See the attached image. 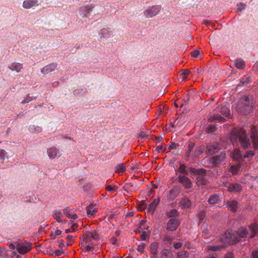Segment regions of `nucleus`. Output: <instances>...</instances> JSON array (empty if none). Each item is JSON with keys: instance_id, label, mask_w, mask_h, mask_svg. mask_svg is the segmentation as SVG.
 I'll return each mask as SVG.
<instances>
[{"instance_id": "obj_1", "label": "nucleus", "mask_w": 258, "mask_h": 258, "mask_svg": "<svg viewBox=\"0 0 258 258\" xmlns=\"http://www.w3.org/2000/svg\"><path fill=\"white\" fill-rule=\"evenodd\" d=\"M229 138L233 145L236 144L241 146L244 149L250 146L249 139L243 128H233L231 131Z\"/></svg>"}, {"instance_id": "obj_2", "label": "nucleus", "mask_w": 258, "mask_h": 258, "mask_svg": "<svg viewBox=\"0 0 258 258\" xmlns=\"http://www.w3.org/2000/svg\"><path fill=\"white\" fill-rule=\"evenodd\" d=\"M249 231L251 233L249 239H251L258 233V225L252 223L249 225L248 228L240 227L237 230L234 231L236 237L237 238V242H240L241 239L247 237Z\"/></svg>"}, {"instance_id": "obj_3", "label": "nucleus", "mask_w": 258, "mask_h": 258, "mask_svg": "<svg viewBox=\"0 0 258 258\" xmlns=\"http://www.w3.org/2000/svg\"><path fill=\"white\" fill-rule=\"evenodd\" d=\"M252 98L251 96H243L240 98L238 104V110L240 114L246 115L251 110Z\"/></svg>"}, {"instance_id": "obj_4", "label": "nucleus", "mask_w": 258, "mask_h": 258, "mask_svg": "<svg viewBox=\"0 0 258 258\" xmlns=\"http://www.w3.org/2000/svg\"><path fill=\"white\" fill-rule=\"evenodd\" d=\"M191 173L197 175V183L198 185H206L207 180L205 177L207 170L203 168H196L193 167H190L188 169Z\"/></svg>"}, {"instance_id": "obj_5", "label": "nucleus", "mask_w": 258, "mask_h": 258, "mask_svg": "<svg viewBox=\"0 0 258 258\" xmlns=\"http://www.w3.org/2000/svg\"><path fill=\"white\" fill-rule=\"evenodd\" d=\"M253 155L254 152L252 151L246 152L242 154L238 150H234L230 154V157L233 160L239 163H241L244 159L251 158Z\"/></svg>"}, {"instance_id": "obj_6", "label": "nucleus", "mask_w": 258, "mask_h": 258, "mask_svg": "<svg viewBox=\"0 0 258 258\" xmlns=\"http://www.w3.org/2000/svg\"><path fill=\"white\" fill-rule=\"evenodd\" d=\"M220 242L222 243L225 247L238 243L237 238L236 237L235 232L233 231L232 233L225 232L220 238Z\"/></svg>"}, {"instance_id": "obj_7", "label": "nucleus", "mask_w": 258, "mask_h": 258, "mask_svg": "<svg viewBox=\"0 0 258 258\" xmlns=\"http://www.w3.org/2000/svg\"><path fill=\"white\" fill-rule=\"evenodd\" d=\"M181 223V220L178 218L170 219L166 225V230L168 232H173L177 230Z\"/></svg>"}, {"instance_id": "obj_8", "label": "nucleus", "mask_w": 258, "mask_h": 258, "mask_svg": "<svg viewBox=\"0 0 258 258\" xmlns=\"http://www.w3.org/2000/svg\"><path fill=\"white\" fill-rule=\"evenodd\" d=\"M226 158V154L222 151L218 155H215L211 158V163L215 167H219Z\"/></svg>"}, {"instance_id": "obj_9", "label": "nucleus", "mask_w": 258, "mask_h": 258, "mask_svg": "<svg viewBox=\"0 0 258 258\" xmlns=\"http://www.w3.org/2000/svg\"><path fill=\"white\" fill-rule=\"evenodd\" d=\"M222 149L221 145L217 142L209 143L207 144L206 153L213 155Z\"/></svg>"}, {"instance_id": "obj_10", "label": "nucleus", "mask_w": 258, "mask_h": 258, "mask_svg": "<svg viewBox=\"0 0 258 258\" xmlns=\"http://www.w3.org/2000/svg\"><path fill=\"white\" fill-rule=\"evenodd\" d=\"M80 238L86 243H91L92 239L97 241L99 240L98 234L96 231H86Z\"/></svg>"}, {"instance_id": "obj_11", "label": "nucleus", "mask_w": 258, "mask_h": 258, "mask_svg": "<svg viewBox=\"0 0 258 258\" xmlns=\"http://www.w3.org/2000/svg\"><path fill=\"white\" fill-rule=\"evenodd\" d=\"M161 9V7L160 5H155L149 7L147 10L144 11V14L146 17L153 18L159 13Z\"/></svg>"}, {"instance_id": "obj_12", "label": "nucleus", "mask_w": 258, "mask_h": 258, "mask_svg": "<svg viewBox=\"0 0 258 258\" xmlns=\"http://www.w3.org/2000/svg\"><path fill=\"white\" fill-rule=\"evenodd\" d=\"M16 246L17 251L21 254H25L31 249V245L28 243L24 244L16 242Z\"/></svg>"}, {"instance_id": "obj_13", "label": "nucleus", "mask_w": 258, "mask_h": 258, "mask_svg": "<svg viewBox=\"0 0 258 258\" xmlns=\"http://www.w3.org/2000/svg\"><path fill=\"white\" fill-rule=\"evenodd\" d=\"M178 181L182 184L185 189H189L192 187V182L186 175H179L177 177Z\"/></svg>"}, {"instance_id": "obj_14", "label": "nucleus", "mask_w": 258, "mask_h": 258, "mask_svg": "<svg viewBox=\"0 0 258 258\" xmlns=\"http://www.w3.org/2000/svg\"><path fill=\"white\" fill-rule=\"evenodd\" d=\"M224 186L227 188L229 192H239L242 189V186L237 183L232 184L227 182L224 183Z\"/></svg>"}, {"instance_id": "obj_15", "label": "nucleus", "mask_w": 258, "mask_h": 258, "mask_svg": "<svg viewBox=\"0 0 258 258\" xmlns=\"http://www.w3.org/2000/svg\"><path fill=\"white\" fill-rule=\"evenodd\" d=\"M216 110L217 112H220L223 115L225 116V117H230L229 104L228 103L224 105H219L217 107Z\"/></svg>"}, {"instance_id": "obj_16", "label": "nucleus", "mask_w": 258, "mask_h": 258, "mask_svg": "<svg viewBox=\"0 0 258 258\" xmlns=\"http://www.w3.org/2000/svg\"><path fill=\"white\" fill-rule=\"evenodd\" d=\"M180 188L178 186H174L171 188L167 196L168 200H174L179 194L180 192Z\"/></svg>"}, {"instance_id": "obj_17", "label": "nucleus", "mask_w": 258, "mask_h": 258, "mask_svg": "<svg viewBox=\"0 0 258 258\" xmlns=\"http://www.w3.org/2000/svg\"><path fill=\"white\" fill-rule=\"evenodd\" d=\"M227 207L230 211L235 213L239 209L240 204L235 200L229 201L226 203Z\"/></svg>"}, {"instance_id": "obj_18", "label": "nucleus", "mask_w": 258, "mask_h": 258, "mask_svg": "<svg viewBox=\"0 0 258 258\" xmlns=\"http://www.w3.org/2000/svg\"><path fill=\"white\" fill-rule=\"evenodd\" d=\"M57 67V63H51L45 67H43L41 70V72L44 75H47L51 72L53 71Z\"/></svg>"}, {"instance_id": "obj_19", "label": "nucleus", "mask_w": 258, "mask_h": 258, "mask_svg": "<svg viewBox=\"0 0 258 258\" xmlns=\"http://www.w3.org/2000/svg\"><path fill=\"white\" fill-rule=\"evenodd\" d=\"M191 204L190 200L187 197H183L180 199L179 206L182 209L189 208Z\"/></svg>"}, {"instance_id": "obj_20", "label": "nucleus", "mask_w": 258, "mask_h": 258, "mask_svg": "<svg viewBox=\"0 0 258 258\" xmlns=\"http://www.w3.org/2000/svg\"><path fill=\"white\" fill-rule=\"evenodd\" d=\"M39 5L38 0H25L23 3V7L26 9H29L34 6Z\"/></svg>"}, {"instance_id": "obj_21", "label": "nucleus", "mask_w": 258, "mask_h": 258, "mask_svg": "<svg viewBox=\"0 0 258 258\" xmlns=\"http://www.w3.org/2000/svg\"><path fill=\"white\" fill-rule=\"evenodd\" d=\"M251 138L254 145L258 144V127L252 126L251 128Z\"/></svg>"}, {"instance_id": "obj_22", "label": "nucleus", "mask_w": 258, "mask_h": 258, "mask_svg": "<svg viewBox=\"0 0 258 258\" xmlns=\"http://www.w3.org/2000/svg\"><path fill=\"white\" fill-rule=\"evenodd\" d=\"M47 153L50 158H54L58 155L59 156V150L55 147H52L47 149Z\"/></svg>"}, {"instance_id": "obj_23", "label": "nucleus", "mask_w": 258, "mask_h": 258, "mask_svg": "<svg viewBox=\"0 0 258 258\" xmlns=\"http://www.w3.org/2000/svg\"><path fill=\"white\" fill-rule=\"evenodd\" d=\"M225 248V247L224 246V245H223V244L221 242L220 244H218L215 245H209L207 246L205 250L207 251V252L210 251H217Z\"/></svg>"}, {"instance_id": "obj_24", "label": "nucleus", "mask_w": 258, "mask_h": 258, "mask_svg": "<svg viewBox=\"0 0 258 258\" xmlns=\"http://www.w3.org/2000/svg\"><path fill=\"white\" fill-rule=\"evenodd\" d=\"M160 200L159 198L155 199L154 201L151 203H150L148 208V211L149 212L151 213L152 214L154 213L156 208L160 203Z\"/></svg>"}, {"instance_id": "obj_25", "label": "nucleus", "mask_w": 258, "mask_h": 258, "mask_svg": "<svg viewBox=\"0 0 258 258\" xmlns=\"http://www.w3.org/2000/svg\"><path fill=\"white\" fill-rule=\"evenodd\" d=\"M97 211L98 209L93 204H90L86 208L87 214L89 217L93 216Z\"/></svg>"}, {"instance_id": "obj_26", "label": "nucleus", "mask_w": 258, "mask_h": 258, "mask_svg": "<svg viewBox=\"0 0 258 258\" xmlns=\"http://www.w3.org/2000/svg\"><path fill=\"white\" fill-rule=\"evenodd\" d=\"M179 166L177 169V171L184 175H188V173L190 172L188 170L189 168L186 169L187 167L186 165L185 164H182L181 162H179Z\"/></svg>"}, {"instance_id": "obj_27", "label": "nucleus", "mask_w": 258, "mask_h": 258, "mask_svg": "<svg viewBox=\"0 0 258 258\" xmlns=\"http://www.w3.org/2000/svg\"><path fill=\"white\" fill-rule=\"evenodd\" d=\"M161 258H173V254L169 249L164 248L160 252Z\"/></svg>"}, {"instance_id": "obj_28", "label": "nucleus", "mask_w": 258, "mask_h": 258, "mask_svg": "<svg viewBox=\"0 0 258 258\" xmlns=\"http://www.w3.org/2000/svg\"><path fill=\"white\" fill-rule=\"evenodd\" d=\"M9 68L12 71H15L17 73L19 72L22 69V64L17 62H14L11 63Z\"/></svg>"}, {"instance_id": "obj_29", "label": "nucleus", "mask_w": 258, "mask_h": 258, "mask_svg": "<svg viewBox=\"0 0 258 258\" xmlns=\"http://www.w3.org/2000/svg\"><path fill=\"white\" fill-rule=\"evenodd\" d=\"M220 201V197L217 194H213L210 196L208 200L209 204H216Z\"/></svg>"}, {"instance_id": "obj_30", "label": "nucleus", "mask_w": 258, "mask_h": 258, "mask_svg": "<svg viewBox=\"0 0 258 258\" xmlns=\"http://www.w3.org/2000/svg\"><path fill=\"white\" fill-rule=\"evenodd\" d=\"M205 150V147L204 146H200L197 147L193 152V157H198Z\"/></svg>"}, {"instance_id": "obj_31", "label": "nucleus", "mask_w": 258, "mask_h": 258, "mask_svg": "<svg viewBox=\"0 0 258 258\" xmlns=\"http://www.w3.org/2000/svg\"><path fill=\"white\" fill-rule=\"evenodd\" d=\"M195 145L194 143L190 142L188 143L185 153V156L187 158L191 155V152L195 149ZM186 160H188V159H186Z\"/></svg>"}, {"instance_id": "obj_32", "label": "nucleus", "mask_w": 258, "mask_h": 258, "mask_svg": "<svg viewBox=\"0 0 258 258\" xmlns=\"http://www.w3.org/2000/svg\"><path fill=\"white\" fill-rule=\"evenodd\" d=\"M166 216L170 219L173 218H175L179 215V212L176 209H172L169 211H167L166 213Z\"/></svg>"}, {"instance_id": "obj_33", "label": "nucleus", "mask_w": 258, "mask_h": 258, "mask_svg": "<svg viewBox=\"0 0 258 258\" xmlns=\"http://www.w3.org/2000/svg\"><path fill=\"white\" fill-rule=\"evenodd\" d=\"M250 82V77L248 76H245L244 77L241 79L239 84L238 85L237 87L246 86Z\"/></svg>"}, {"instance_id": "obj_34", "label": "nucleus", "mask_w": 258, "mask_h": 258, "mask_svg": "<svg viewBox=\"0 0 258 258\" xmlns=\"http://www.w3.org/2000/svg\"><path fill=\"white\" fill-rule=\"evenodd\" d=\"M158 244L154 242L151 243L150 247V251L153 255L157 256Z\"/></svg>"}, {"instance_id": "obj_35", "label": "nucleus", "mask_w": 258, "mask_h": 258, "mask_svg": "<svg viewBox=\"0 0 258 258\" xmlns=\"http://www.w3.org/2000/svg\"><path fill=\"white\" fill-rule=\"evenodd\" d=\"M210 119L220 122H224L225 121V119L218 114L214 115L213 116L211 117Z\"/></svg>"}, {"instance_id": "obj_36", "label": "nucleus", "mask_w": 258, "mask_h": 258, "mask_svg": "<svg viewBox=\"0 0 258 258\" xmlns=\"http://www.w3.org/2000/svg\"><path fill=\"white\" fill-rule=\"evenodd\" d=\"M235 66L238 69H243L244 67V62L241 59H237L235 60Z\"/></svg>"}, {"instance_id": "obj_37", "label": "nucleus", "mask_w": 258, "mask_h": 258, "mask_svg": "<svg viewBox=\"0 0 258 258\" xmlns=\"http://www.w3.org/2000/svg\"><path fill=\"white\" fill-rule=\"evenodd\" d=\"M115 172L120 173L123 172L125 170V166L123 163H119L115 167Z\"/></svg>"}, {"instance_id": "obj_38", "label": "nucleus", "mask_w": 258, "mask_h": 258, "mask_svg": "<svg viewBox=\"0 0 258 258\" xmlns=\"http://www.w3.org/2000/svg\"><path fill=\"white\" fill-rule=\"evenodd\" d=\"M216 131V127L214 124H208L206 127V132L208 134H214Z\"/></svg>"}, {"instance_id": "obj_39", "label": "nucleus", "mask_w": 258, "mask_h": 258, "mask_svg": "<svg viewBox=\"0 0 258 258\" xmlns=\"http://www.w3.org/2000/svg\"><path fill=\"white\" fill-rule=\"evenodd\" d=\"M190 71L187 69L183 71L182 73L180 74V79L182 81H185L186 80L187 76L189 75Z\"/></svg>"}, {"instance_id": "obj_40", "label": "nucleus", "mask_w": 258, "mask_h": 258, "mask_svg": "<svg viewBox=\"0 0 258 258\" xmlns=\"http://www.w3.org/2000/svg\"><path fill=\"white\" fill-rule=\"evenodd\" d=\"M62 216V214L59 210H56L54 212L53 217L58 222H60V218Z\"/></svg>"}, {"instance_id": "obj_41", "label": "nucleus", "mask_w": 258, "mask_h": 258, "mask_svg": "<svg viewBox=\"0 0 258 258\" xmlns=\"http://www.w3.org/2000/svg\"><path fill=\"white\" fill-rule=\"evenodd\" d=\"M188 255V252L185 250H183L177 252L178 258H187Z\"/></svg>"}, {"instance_id": "obj_42", "label": "nucleus", "mask_w": 258, "mask_h": 258, "mask_svg": "<svg viewBox=\"0 0 258 258\" xmlns=\"http://www.w3.org/2000/svg\"><path fill=\"white\" fill-rule=\"evenodd\" d=\"M37 98L36 96H30L29 94L27 96V97L25 98L22 101V103L24 104L26 103L29 102L30 101L35 99Z\"/></svg>"}, {"instance_id": "obj_43", "label": "nucleus", "mask_w": 258, "mask_h": 258, "mask_svg": "<svg viewBox=\"0 0 258 258\" xmlns=\"http://www.w3.org/2000/svg\"><path fill=\"white\" fill-rule=\"evenodd\" d=\"M146 247V244L144 243H141L140 245H138L137 247V250L138 252L144 253L145 252L144 249Z\"/></svg>"}, {"instance_id": "obj_44", "label": "nucleus", "mask_w": 258, "mask_h": 258, "mask_svg": "<svg viewBox=\"0 0 258 258\" xmlns=\"http://www.w3.org/2000/svg\"><path fill=\"white\" fill-rule=\"evenodd\" d=\"M9 252L10 251L8 250H7L5 248H2L0 251V255L3 256L4 257H7L8 256Z\"/></svg>"}, {"instance_id": "obj_45", "label": "nucleus", "mask_w": 258, "mask_h": 258, "mask_svg": "<svg viewBox=\"0 0 258 258\" xmlns=\"http://www.w3.org/2000/svg\"><path fill=\"white\" fill-rule=\"evenodd\" d=\"M62 231L60 230H57L54 233H51V236L52 238L55 239L56 236L60 235Z\"/></svg>"}, {"instance_id": "obj_46", "label": "nucleus", "mask_w": 258, "mask_h": 258, "mask_svg": "<svg viewBox=\"0 0 258 258\" xmlns=\"http://www.w3.org/2000/svg\"><path fill=\"white\" fill-rule=\"evenodd\" d=\"M165 150V148L163 147L162 145H159L156 147L155 151H156L157 152H163Z\"/></svg>"}, {"instance_id": "obj_47", "label": "nucleus", "mask_w": 258, "mask_h": 258, "mask_svg": "<svg viewBox=\"0 0 258 258\" xmlns=\"http://www.w3.org/2000/svg\"><path fill=\"white\" fill-rule=\"evenodd\" d=\"M251 258H258V248L252 251Z\"/></svg>"}, {"instance_id": "obj_48", "label": "nucleus", "mask_w": 258, "mask_h": 258, "mask_svg": "<svg viewBox=\"0 0 258 258\" xmlns=\"http://www.w3.org/2000/svg\"><path fill=\"white\" fill-rule=\"evenodd\" d=\"M224 258H234V254L232 251H227L224 256Z\"/></svg>"}, {"instance_id": "obj_49", "label": "nucleus", "mask_w": 258, "mask_h": 258, "mask_svg": "<svg viewBox=\"0 0 258 258\" xmlns=\"http://www.w3.org/2000/svg\"><path fill=\"white\" fill-rule=\"evenodd\" d=\"M179 145L178 144H176L173 142H171L170 144L169 145V149L170 150L176 149L177 147H178Z\"/></svg>"}, {"instance_id": "obj_50", "label": "nucleus", "mask_w": 258, "mask_h": 258, "mask_svg": "<svg viewBox=\"0 0 258 258\" xmlns=\"http://www.w3.org/2000/svg\"><path fill=\"white\" fill-rule=\"evenodd\" d=\"M109 31L107 29H103L101 30V35L102 37H105L107 36V35L109 33Z\"/></svg>"}, {"instance_id": "obj_51", "label": "nucleus", "mask_w": 258, "mask_h": 258, "mask_svg": "<svg viewBox=\"0 0 258 258\" xmlns=\"http://www.w3.org/2000/svg\"><path fill=\"white\" fill-rule=\"evenodd\" d=\"M182 245V243L181 242H174L173 243V247L176 249H179Z\"/></svg>"}, {"instance_id": "obj_52", "label": "nucleus", "mask_w": 258, "mask_h": 258, "mask_svg": "<svg viewBox=\"0 0 258 258\" xmlns=\"http://www.w3.org/2000/svg\"><path fill=\"white\" fill-rule=\"evenodd\" d=\"M147 236V232L145 231H142L141 234V239L142 240H145Z\"/></svg>"}, {"instance_id": "obj_53", "label": "nucleus", "mask_w": 258, "mask_h": 258, "mask_svg": "<svg viewBox=\"0 0 258 258\" xmlns=\"http://www.w3.org/2000/svg\"><path fill=\"white\" fill-rule=\"evenodd\" d=\"M200 51L195 50L194 51L191 52L190 54H191V56H192L193 57H197L198 56L199 54H200Z\"/></svg>"}, {"instance_id": "obj_54", "label": "nucleus", "mask_w": 258, "mask_h": 258, "mask_svg": "<svg viewBox=\"0 0 258 258\" xmlns=\"http://www.w3.org/2000/svg\"><path fill=\"white\" fill-rule=\"evenodd\" d=\"M106 189L108 191L110 192H113L114 191V188L110 185H107L106 187Z\"/></svg>"}, {"instance_id": "obj_55", "label": "nucleus", "mask_w": 258, "mask_h": 258, "mask_svg": "<svg viewBox=\"0 0 258 258\" xmlns=\"http://www.w3.org/2000/svg\"><path fill=\"white\" fill-rule=\"evenodd\" d=\"M63 211L64 215L69 216V215H70L69 214V212H70V210L69 208H66L64 209Z\"/></svg>"}, {"instance_id": "obj_56", "label": "nucleus", "mask_w": 258, "mask_h": 258, "mask_svg": "<svg viewBox=\"0 0 258 258\" xmlns=\"http://www.w3.org/2000/svg\"><path fill=\"white\" fill-rule=\"evenodd\" d=\"M240 5L242 7V8H238L237 11L238 12H241L243 9H244L246 7V5L244 3H240Z\"/></svg>"}, {"instance_id": "obj_57", "label": "nucleus", "mask_w": 258, "mask_h": 258, "mask_svg": "<svg viewBox=\"0 0 258 258\" xmlns=\"http://www.w3.org/2000/svg\"><path fill=\"white\" fill-rule=\"evenodd\" d=\"M54 253L56 256H59L62 253V251L57 249L54 251Z\"/></svg>"}, {"instance_id": "obj_58", "label": "nucleus", "mask_w": 258, "mask_h": 258, "mask_svg": "<svg viewBox=\"0 0 258 258\" xmlns=\"http://www.w3.org/2000/svg\"><path fill=\"white\" fill-rule=\"evenodd\" d=\"M64 245V241L62 239L59 240L58 247L60 249H62Z\"/></svg>"}, {"instance_id": "obj_59", "label": "nucleus", "mask_w": 258, "mask_h": 258, "mask_svg": "<svg viewBox=\"0 0 258 258\" xmlns=\"http://www.w3.org/2000/svg\"><path fill=\"white\" fill-rule=\"evenodd\" d=\"M236 170V168L234 166H232L230 168V171L232 172V173L234 174L235 173Z\"/></svg>"}, {"instance_id": "obj_60", "label": "nucleus", "mask_w": 258, "mask_h": 258, "mask_svg": "<svg viewBox=\"0 0 258 258\" xmlns=\"http://www.w3.org/2000/svg\"><path fill=\"white\" fill-rule=\"evenodd\" d=\"M155 139L157 143H159L163 140V138L161 136L156 137H155Z\"/></svg>"}, {"instance_id": "obj_61", "label": "nucleus", "mask_w": 258, "mask_h": 258, "mask_svg": "<svg viewBox=\"0 0 258 258\" xmlns=\"http://www.w3.org/2000/svg\"><path fill=\"white\" fill-rule=\"evenodd\" d=\"M69 217L70 218H71V219L75 220V219L77 218L78 216L76 214H70V215H69Z\"/></svg>"}, {"instance_id": "obj_62", "label": "nucleus", "mask_w": 258, "mask_h": 258, "mask_svg": "<svg viewBox=\"0 0 258 258\" xmlns=\"http://www.w3.org/2000/svg\"><path fill=\"white\" fill-rule=\"evenodd\" d=\"M189 95L187 94L186 97L183 99V101L184 102V103H187L189 101Z\"/></svg>"}, {"instance_id": "obj_63", "label": "nucleus", "mask_w": 258, "mask_h": 258, "mask_svg": "<svg viewBox=\"0 0 258 258\" xmlns=\"http://www.w3.org/2000/svg\"><path fill=\"white\" fill-rule=\"evenodd\" d=\"M5 156V151L4 150H0V159H3Z\"/></svg>"}, {"instance_id": "obj_64", "label": "nucleus", "mask_w": 258, "mask_h": 258, "mask_svg": "<svg viewBox=\"0 0 258 258\" xmlns=\"http://www.w3.org/2000/svg\"><path fill=\"white\" fill-rule=\"evenodd\" d=\"M74 238V236L70 235H68L67 236V239L69 241H71Z\"/></svg>"}]
</instances>
